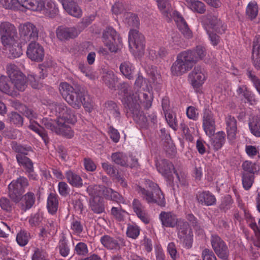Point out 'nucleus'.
I'll return each mask as SVG.
<instances>
[{
  "mask_svg": "<svg viewBox=\"0 0 260 260\" xmlns=\"http://www.w3.org/2000/svg\"><path fill=\"white\" fill-rule=\"evenodd\" d=\"M206 55V50L202 46L198 45L191 50L179 53L176 60L172 64L171 72L172 75L179 76L190 70L199 61Z\"/></svg>",
  "mask_w": 260,
  "mask_h": 260,
  "instance_id": "obj_1",
  "label": "nucleus"
},
{
  "mask_svg": "<svg viewBox=\"0 0 260 260\" xmlns=\"http://www.w3.org/2000/svg\"><path fill=\"white\" fill-rule=\"evenodd\" d=\"M59 89L63 98L73 108L79 109L82 105L88 107L89 100H86L84 93L78 86L74 88L67 82H62L60 84Z\"/></svg>",
  "mask_w": 260,
  "mask_h": 260,
  "instance_id": "obj_2",
  "label": "nucleus"
},
{
  "mask_svg": "<svg viewBox=\"0 0 260 260\" xmlns=\"http://www.w3.org/2000/svg\"><path fill=\"white\" fill-rule=\"evenodd\" d=\"M144 182L146 187L151 190L138 186V192L148 204H156L160 207H165L166 206L165 196L158 185L149 179H145Z\"/></svg>",
  "mask_w": 260,
  "mask_h": 260,
  "instance_id": "obj_3",
  "label": "nucleus"
},
{
  "mask_svg": "<svg viewBox=\"0 0 260 260\" xmlns=\"http://www.w3.org/2000/svg\"><path fill=\"white\" fill-rule=\"evenodd\" d=\"M138 101L139 96L135 94L132 97L125 98L123 101V105L126 109L127 116H132L137 123L144 126L148 121V118L140 110V105Z\"/></svg>",
  "mask_w": 260,
  "mask_h": 260,
  "instance_id": "obj_4",
  "label": "nucleus"
},
{
  "mask_svg": "<svg viewBox=\"0 0 260 260\" xmlns=\"http://www.w3.org/2000/svg\"><path fill=\"white\" fill-rule=\"evenodd\" d=\"M0 5L13 10H18L20 6L30 10H39L44 7L40 0H0Z\"/></svg>",
  "mask_w": 260,
  "mask_h": 260,
  "instance_id": "obj_5",
  "label": "nucleus"
},
{
  "mask_svg": "<svg viewBox=\"0 0 260 260\" xmlns=\"http://www.w3.org/2000/svg\"><path fill=\"white\" fill-rule=\"evenodd\" d=\"M29 185L27 179L24 177H19L13 180L8 185V196L11 200L16 204L20 202L21 196Z\"/></svg>",
  "mask_w": 260,
  "mask_h": 260,
  "instance_id": "obj_6",
  "label": "nucleus"
},
{
  "mask_svg": "<svg viewBox=\"0 0 260 260\" xmlns=\"http://www.w3.org/2000/svg\"><path fill=\"white\" fill-rule=\"evenodd\" d=\"M58 118L57 124L63 123L74 124L77 122V116L74 110L68 107L64 103H55L52 104Z\"/></svg>",
  "mask_w": 260,
  "mask_h": 260,
  "instance_id": "obj_7",
  "label": "nucleus"
},
{
  "mask_svg": "<svg viewBox=\"0 0 260 260\" xmlns=\"http://www.w3.org/2000/svg\"><path fill=\"white\" fill-rule=\"evenodd\" d=\"M6 69L9 78L12 82L14 90L16 89L20 91H24L27 87V79L24 74L13 64L7 65Z\"/></svg>",
  "mask_w": 260,
  "mask_h": 260,
  "instance_id": "obj_8",
  "label": "nucleus"
},
{
  "mask_svg": "<svg viewBox=\"0 0 260 260\" xmlns=\"http://www.w3.org/2000/svg\"><path fill=\"white\" fill-rule=\"evenodd\" d=\"M178 238L187 248H190L192 244V232L189 223L184 219H179L176 224Z\"/></svg>",
  "mask_w": 260,
  "mask_h": 260,
  "instance_id": "obj_9",
  "label": "nucleus"
},
{
  "mask_svg": "<svg viewBox=\"0 0 260 260\" xmlns=\"http://www.w3.org/2000/svg\"><path fill=\"white\" fill-rule=\"evenodd\" d=\"M103 42L112 52H116L122 43L121 38L111 27H107L103 34Z\"/></svg>",
  "mask_w": 260,
  "mask_h": 260,
  "instance_id": "obj_10",
  "label": "nucleus"
},
{
  "mask_svg": "<svg viewBox=\"0 0 260 260\" xmlns=\"http://www.w3.org/2000/svg\"><path fill=\"white\" fill-rule=\"evenodd\" d=\"M19 31L21 43L34 42L38 38V30L36 26L30 22L20 24Z\"/></svg>",
  "mask_w": 260,
  "mask_h": 260,
  "instance_id": "obj_11",
  "label": "nucleus"
},
{
  "mask_svg": "<svg viewBox=\"0 0 260 260\" xmlns=\"http://www.w3.org/2000/svg\"><path fill=\"white\" fill-rule=\"evenodd\" d=\"M210 242L217 256L223 260H227L230 255V250L226 243L217 234L212 235Z\"/></svg>",
  "mask_w": 260,
  "mask_h": 260,
  "instance_id": "obj_12",
  "label": "nucleus"
},
{
  "mask_svg": "<svg viewBox=\"0 0 260 260\" xmlns=\"http://www.w3.org/2000/svg\"><path fill=\"white\" fill-rule=\"evenodd\" d=\"M0 35L3 44L13 42L17 38V29L9 22H3L0 24Z\"/></svg>",
  "mask_w": 260,
  "mask_h": 260,
  "instance_id": "obj_13",
  "label": "nucleus"
},
{
  "mask_svg": "<svg viewBox=\"0 0 260 260\" xmlns=\"http://www.w3.org/2000/svg\"><path fill=\"white\" fill-rule=\"evenodd\" d=\"M129 46L136 49L138 52H143L145 47V39L144 35L135 29H131L128 34Z\"/></svg>",
  "mask_w": 260,
  "mask_h": 260,
  "instance_id": "obj_14",
  "label": "nucleus"
},
{
  "mask_svg": "<svg viewBox=\"0 0 260 260\" xmlns=\"http://www.w3.org/2000/svg\"><path fill=\"white\" fill-rule=\"evenodd\" d=\"M100 242L105 248L111 250H119L126 245L125 239L120 236L105 235L101 237Z\"/></svg>",
  "mask_w": 260,
  "mask_h": 260,
  "instance_id": "obj_15",
  "label": "nucleus"
},
{
  "mask_svg": "<svg viewBox=\"0 0 260 260\" xmlns=\"http://www.w3.org/2000/svg\"><path fill=\"white\" fill-rule=\"evenodd\" d=\"M207 78V73L201 66H197L189 74L188 78L193 88H199Z\"/></svg>",
  "mask_w": 260,
  "mask_h": 260,
  "instance_id": "obj_16",
  "label": "nucleus"
},
{
  "mask_svg": "<svg viewBox=\"0 0 260 260\" xmlns=\"http://www.w3.org/2000/svg\"><path fill=\"white\" fill-rule=\"evenodd\" d=\"M80 34L76 26L67 27L59 26L56 30L57 39L61 41H66L76 38Z\"/></svg>",
  "mask_w": 260,
  "mask_h": 260,
  "instance_id": "obj_17",
  "label": "nucleus"
},
{
  "mask_svg": "<svg viewBox=\"0 0 260 260\" xmlns=\"http://www.w3.org/2000/svg\"><path fill=\"white\" fill-rule=\"evenodd\" d=\"M26 55L31 60L40 62L44 57V48L36 41L31 42L27 46Z\"/></svg>",
  "mask_w": 260,
  "mask_h": 260,
  "instance_id": "obj_18",
  "label": "nucleus"
},
{
  "mask_svg": "<svg viewBox=\"0 0 260 260\" xmlns=\"http://www.w3.org/2000/svg\"><path fill=\"white\" fill-rule=\"evenodd\" d=\"M203 127L207 135L211 137L215 134V124L213 114L209 109L203 111Z\"/></svg>",
  "mask_w": 260,
  "mask_h": 260,
  "instance_id": "obj_19",
  "label": "nucleus"
},
{
  "mask_svg": "<svg viewBox=\"0 0 260 260\" xmlns=\"http://www.w3.org/2000/svg\"><path fill=\"white\" fill-rule=\"evenodd\" d=\"M157 4L161 14L167 22H170L173 17L178 15L176 11H173V9L168 0H156Z\"/></svg>",
  "mask_w": 260,
  "mask_h": 260,
  "instance_id": "obj_20",
  "label": "nucleus"
},
{
  "mask_svg": "<svg viewBox=\"0 0 260 260\" xmlns=\"http://www.w3.org/2000/svg\"><path fill=\"white\" fill-rule=\"evenodd\" d=\"M203 21L209 28H212L218 34L224 32L226 29V26L216 16L212 15L205 16L203 17Z\"/></svg>",
  "mask_w": 260,
  "mask_h": 260,
  "instance_id": "obj_21",
  "label": "nucleus"
},
{
  "mask_svg": "<svg viewBox=\"0 0 260 260\" xmlns=\"http://www.w3.org/2000/svg\"><path fill=\"white\" fill-rule=\"evenodd\" d=\"M225 122L228 139L230 143H234L237 133V120L234 117L229 115L226 118Z\"/></svg>",
  "mask_w": 260,
  "mask_h": 260,
  "instance_id": "obj_22",
  "label": "nucleus"
},
{
  "mask_svg": "<svg viewBox=\"0 0 260 260\" xmlns=\"http://www.w3.org/2000/svg\"><path fill=\"white\" fill-rule=\"evenodd\" d=\"M196 198L199 204L207 206L214 205L216 202L215 196L209 191L198 192L196 196Z\"/></svg>",
  "mask_w": 260,
  "mask_h": 260,
  "instance_id": "obj_23",
  "label": "nucleus"
},
{
  "mask_svg": "<svg viewBox=\"0 0 260 260\" xmlns=\"http://www.w3.org/2000/svg\"><path fill=\"white\" fill-rule=\"evenodd\" d=\"M159 218L162 225L166 227L174 228L178 221L176 216L171 212L162 211Z\"/></svg>",
  "mask_w": 260,
  "mask_h": 260,
  "instance_id": "obj_24",
  "label": "nucleus"
},
{
  "mask_svg": "<svg viewBox=\"0 0 260 260\" xmlns=\"http://www.w3.org/2000/svg\"><path fill=\"white\" fill-rule=\"evenodd\" d=\"M36 201L35 194L32 192H28L21 196L20 201V208L22 211L25 212L30 209L34 205Z\"/></svg>",
  "mask_w": 260,
  "mask_h": 260,
  "instance_id": "obj_25",
  "label": "nucleus"
},
{
  "mask_svg": "<svg viewBox=\"0 0 260 260\" xmlns=\"http://www.w3.org/2000/svg\"><path fill=\"white\" fill-rule=\"evenodd\" d=\"M158 171L163 176L169 177L172 175V171L175 170L173 164L169 160L164 159L156 164Z\"/></svg>",
  "mask_w": 260,
  "mask_h": 260,
  "instance_id": "obj_26",
  "label": "nucleus"
},
{
  "mask_svg": "<svg viewBox=\"0 0 260 260\" xmlns=\"http://www.w3.org/2000/svg\"><path fill=\"white\" fill-rule=\"evenodd\" d=\"M173 19H174L175 21L177 23L178 29L185 37L187 38L191 37V31L189 28L185 20L179 13H178V15H176L175 17H173Z\"/></svg>",
  "mask_w": 260,
  "mask_h": 260,
  "instance_id": "obj_27",
  "label": "nucleus"
},
{
  "mask_svg": "<svg viewBox=\"0 0 260 260\" xmlns=\"http://www.w3.org/2000/svg\"><path fill=\"white\" fill-rule=\"evenodd\" d=\"M91 211L94 213L100 214L105 212L104 201L101 197H95L91 198L89 202Z\"/></svg>",
  "mask_w": 260,
  "mask_h": 260,
  "instance_id": "obj_28",
  "label": "nucleus"
},
{
  "mask_svg": "<svg viewBox=\"0 0 260 260\" xmlns=\"http://www.w3.org/2000/svg\"><path fill=\"white\" fill-rule=\"evenodd\" d=\"M62 5L64 10L70 15L77 18H80L82 16V10L75 2L72 1L63 3Z\"/></svg>",
  "mask_w": 260,
  "mask_h": 260,
  "instance_id": "obj_29",
  "label": "nucleus"
},
{
  "mask_svg": "<svg viewBox=\"0 0 260 260\" xmlns=\"http://www.w3.org/2000/svg\"><path fill=\"white\" fill-rule=\"evenodd\" d=\"M3 45L5 47L6 49L9 51V55L11 58L18 57L22 54L21 47L19 46L17 39L14 40L13 42Z\"/></svg>",
  "mask_w": 260,
  "mask_h": 260,
  "instance_id": "obj_30",
  "label": "nucleus"
},
{
  "mask_svg": "<svg viewBox=\"0 0 260 260\" xmlns=\"http://www.w3.org/2000/svg\"><path fill=\"white\" fill-rule=\"evenodd\" d=\"M104 83L111 90H116V85L118 78L113 71H109L105 73L102 77Z\"/></svg>",
  "mask_w": 260,
  "mask_h": 260,
  "instance_id": "obj_31",
  "label": "nucleus"
},
{
  "mask_svg": "<svg viewBox=\"0 0 260 260\" xmlns=\"http://www.w3.org/2000/svg\"><path fill=\"white\" fill-rule=\"evenodd\" d=\"M225 134L223 131H220L215 134L211 140V144L215 150L220 149L225 143Z\"/></svg>",
  "mask_w": 260,
  "mask_h": 260,
  "instance_id": "obj_32",
  "label": "nucleus"
},
{
  "mask_svg": "<svg viewBox=\"0 0 260 260\" xmlns=\"http://www.w3.org/2000/svg\"><path fill=\"white\" fill-rule=\"evenodd\" d=\"M40 1L43 2L44 7L41 10H33L34 11H41L44 10L45 15L50 18H54L58 14V9L54 3L51 1L48 2L45 6L44 1Z\"/></svg>",
  "mask_w": 260,
  "mask_h": 260,
  "instance_id": "obj_33",
  "label": "nucleus"
},
{
  "mask_svg": "<svg viewBox=\"0 0 260 260\" xmlns=\"http://www.w3.org/2000/svg\"><path fill=\"white\" fill-rule=\"evenodd\" d=\"M16 158L18 164L22 166L27 173H30L34 172V164L30 159L21 154H17Z\"/></svg>",
  "mask_w": 260,
  "mask_h": 260,
  "instance_id": "obj_34",
  "label": "nucleus"
},
{
  "mask_svg": "<svg viewBox=\"0 0 260 260\" xmlns=\"http://www.w3.org/2000/svg\"><path fill=\"white\" fill-rule=\"evenodd\" d=\"M0 91L8 94H12L14 91L12 82L9 77L0 76Z\"/></svg>",
  "mask_w": 260,
  "mask_h": 260,
  "instance_id": "obj_35",
  "label": "nucleus"
},
{
  "mask_svg": "<svg viewBox=\"0 0 260 260\" xmlns=\"http://www.w3.org/2000/svg\"><path fill=\"white\" fill-rule=\"evenodd\" d=\"M187 7L194 12L204 14L206 11V6L199 0H185Z\"/></svg>",
  "mask_w": 260,
  "mask_h": 260,
  "instance_id": "obj_36",
  "label": "nucleus"
},
{
  "mask_svg": "<svg viewBox=\"0 0 260 260\" xmlns=\"http://www.w3.org/2000/svg\"><path fill=\"white\" fill-rule=\"evenodd\" d=\"M66 176L68 182L73 186L80 187L82 186L83 183L81 177L71 170L66 172Z\"/></svg>",
  "mask_w": 260,
  "mask_h": 260,
  "instance_id": "obj_37",
  "label": "nucleus"
},
{
  "mask_svg": "<svg viewBox=\"0 0 260 260\" xmlns=\"http://www.w3.org/2000/svg\"><path fill=\"white\" fill-rule=\"evenodd\" d=\"M58 197L53 193H50L48 197L47 207L48 212L51 214H55L58 209Z\"/></svg>",
  "mask_w": 260,
  "mask_h": 260,
  "instance_id": "obj_38",
  "label": "nucleus"
},
{
  "mask_svg": "<svg viewBox=\"0 0 260 260\" xmlns=\"http://www.w3.org/2000/svg\"><path fill=\"white\" fill-rule=\"evenodd\" d=\"M105 110L106 112L112 115L115 118L120 119V112L119 109L115 102L112 101H109L105 104Z\"/></svg>",
  "mask_w": 260,
  "mask_h": 260,
  "instance_id": "obj_39",
  "label": "nucleus"
},
{
  "mask_svg": "<svg viewBox=\"0 0 260 260\" xmlns=\"http://www.w3.org/2000/svg\"><path fill=\"white\" fill-rule=\"evenodd\" d=\"M121 73L127 79L133 78L134 68L132 64L129 61L122 62L119 67Z\"/></svg>",
  "mask_w": 260,
  "mask_h": 260,
  "instance_id": "obj_40",
  "label": "nucleus"
},
{
  "mask_svg": "<svg viewBox=\"0 0 260 260\" xmlns=\"http://www.w3.org/2000/svg\"><path fill=\"white\" fill-rule=\"evenodd\" d=\"M259 44H254L252 49V64L256 70L260 71V41Z\"/></svg>",
  "mask_w": 260,
  "mask_h": 260,
  "instance_id": "obj_41",
  "label": "nucleus"
},
{
  "mask_svg": "<svg viewBox=\"0 0 260 260\" xmlns=\"http://www.w3.org/2000/svg\"><path fill=\"white\" fill-rule=\"evenodd\" d=\"M11 147L12 150L17 153V154H21L25 156L28 155L29 151H32V148L30 146L23 145L17 143L16 142H13L11 144Z\"/></svg>",
  "mask_w": 260,
  "mask_h": 260,
  "instance_id": "obj_42",
  "label": "nucleus"
},
{
  "mask_svg": "<svg viewBox=\"0 0 260 260\" xmlns=\"http://www.w3.org/2000/svg\"><path fill=\"white\" fill-rule=\"evenodd\" d=\"M248 124L251 133L254 136L260 137V119L257 116L253 117Z\"/></svg>",
  "mask_w": 260,
  "mask_h": 260,
  "instance_id": "obj_43",
  "label": "nucleus"
},
{
  "mask_svg": "<svg viewBox=\"0 0 260 260\" xmlns=\"http://www.w3.org/2000/svg\"><path fill=\"white\" fill-rule=\"evenodd\" d=\"M29 127L30 129L37 133L43 140L45 145H47L49 142V139L44 127L39 125L31 124L29 125Z\"/></svg>",
  "mask_w": 260,
  "mask_h": 260,
  "instance_id": "obj_44",
  "label": "nucleus"
},
{
  "mask_svg": "<svg viewBox=\"0 0 260 260\" xmlns=\"http://www.w3.org/2000/svg\"><path fill=\"white\" fill-rule=\"evenodd\" d=\"M258 11V6L255 2L249 3L246 8V14L250 20H252L256 18Z\"/></svg>",
  "mask_w": 260,
  "mask_h": 260,
  "instance_id": "obj_45",
  "label": "nucleus"
},
{
  "mask_svg": "<svg viewBox=\"0 0 260 260\" xmlns=\"http://www.w3.org/2000/svg\"><path fill=\"white\" fill-rule=\"evenodd\" d=\"M58 128L56 131L57 134L61 135L68 138H71L74 136V132L67 123L57 124Z\"/></svg>",
  "mask_w": 260,
  "mask_h": 260,
  "instance_id": "obj_46",
  "label": "nucleus"
},
{
  "mask_svg": "<svg viewBox=\"0 0 260 260\" xmlns=\"http://www.w3.org/2000/svg\"><path fill=\"white\" fill-rule=\"evenodd\" d=\"M8 119L11 124L17 127L23 125V118L22 116L17 112H11L8 115Z\"/></svg>",
  "mask_w": 260,
  "mask_h": 260,
  "instance_id": "obj_47",
  "label": "nucleus"
},
{
  "mask_svg": "<svg viewBox=\"0 0 260 260\" xmlns=\"http://www.w3.org/2000/svg\"><path fill=\"white\" fill-rule=\"evenodd\" d=\"M241 174H253L257 171L256 164L250 161L245 160L242 164Z\"/></svg>",
  "mask_w": 260,
  "mask_h": 260,
  "instance_id": "obj_48",
  "label": "nucleus"
},
{
  "mask_svg": "<svg viewBox=\"0 0 260 260\" xmlns=\"http://www.w3.org/2000/svg\"><path fill=\"white\" fill-rule=\"evenodd\" d=\"M125 22L129 26L134 28H137L139 26V18L137 15L131 13L126 12L124 13Z\"/></svg>",
  "mask_w": 260,
  "mask_h": 260,
  "instance_id": "obj_49",
  "label": "nucleus"
},
{
  "mask_svg": "<svg viewBox=\"0 0 260 260\" xmlns=\"http://www.w3.org/2000/svg\"><path fill=\"white\" fill-rule=\"evenodd\" d=\"M112 161L115 164L122 167L127 165V157L122 152H115L111 155Z\"/></svg>",
  "mask_w": 260,
  "mask_h": 260,
  "instance_id": "obj_50",
  "label": "nucleus"
},
{
  "mask_svg": "<svg viewBox=\"0 0 260 260\" xmlns=\"http://www.w3.org/2000/svg\"><path fill=\"white\" fill-rule=\"evenodd\" d=\"M186 219L190 223L193 229L198 232L199 234H203L204 230L198 219L192 214L189 213L186 215Z\"/></svg>",
  "mask_w": 260,
  "mask_h": 260,
  "instance_id": "obj_51",
  "label": "nucleus"
},
{
  "mask_svg": "<svg viewBox=\"0 0 260 260\" xmlns=\"http://www.w3.org/2000/svg\"><path fill=\"white\" fill-rule=\"evenodd\" d=\"M58 247L61 256L66 257L68 255L70 249L65 236H62L59 240Z\"/></svg>",
  "mask_w": 260,
  "mask_h": 260,
  "instance_id": "obj_52",
  "label": "nucleus"
},
{
  "mask_svg": "<svg viewBox=\"0 0 260 260\" xmlns=\"http://www.w3.org/2000/svg\"><path fill=\"white\" fill-rule=\"evenodd\" d=\"M95 17L94 15L91 14L89 16H85L82 19L81 22L76 25L77 29L80 31V33L92 22Z\"/></svg>",
  "mask_w": 260,
  "mask_h": 260,
  "instance_id": "obj_53",
  "label": "nucleus"
},
{
  "mask_svg": "<svg viewBox=\"0 0 260 260\" xmlns=\"http://www.w3.org/2000/svg\"><path fill=\"white\" fill-rule=\"evenodd\" d=\"M242 183L245 190H249L252 186L254 180V175L241 174Z\"/></svg>",
  "mask_w": 260,
  "mask_h": 260,
  "instance_id": "obj_54",
  "label": "nucleus"
},
{
  "mask_svg": "<svg viewBox=\"0 0 260 260\" xmlns=\"http://www.w3.org/2000/svg\"><path fill=\"white\" fill-rule=\"evenodd\" d=\"M140 228L136 224H128L126 230V235L132 239H136L140 234Z\"/></svg>",
  "mask_w": 260,
  "mask_h": 260,
  "instance_id": "obj_55",
  "label": "nucleus"
},
{
  "mask_svg": "<svg viewBox=\"0 0 260 260\" xmlns=\"http://www.w3.org/2000/svg\"><path fill=\"white\" fill-rule=\"evenodd\" d=\"M233 202L231 196L226 195L224 196L221 200V204L219 206V209L222 212H226L228 210L230 209Z\"/></svg>",
  "mask_w": 260,
  "mask_h": 260,
  "instance_id": "obj_56",
  "label": "nucleus"
},
{
  "mask_svg": "<svg viewBox=\"0 0 260 260\" xmlns=\"http://www.w3.org/2000/svg\"><path fill=\"white\" fill-rule=\"evenodd\" d=\"M30 238V235L25 231H20L17 235L16 241L17 243L21 246L26 245Z\"/></svg>",
  "mask_w": 260,
  "mask_h": 260,
  "instance_id": "obj_57",
  "label": "nucleus"
},
{
  "mask_svg": "<svg viewBox=\"0 0 260 260\" xmlns=\"http://www.w3.org/2000/svg\"><path fill=\"white\" fill-rule=\"evenodd\" d=\"M89 195L92 198L95 197H101L102 191V186L99 185H90L88 186L86 189Z\"/></svg>",
  "mask_w": 260,
  "mask_h": 260,
  "instance_id": "obj_58",
  "label": "nucleus"
},
{
  "mask_svg": "<svg viewBox=\"0 0 260 260\" xmlns=\"http://www.w3.org/2000/svg\"><path fill=\"white\" fill-rule=\"evenodd\" d=\"M42 124L47 129L56 133L58 128L57 122L53 121L51 118H44L42 120Z\"/></svg>",
  "mask_w": 260,
  "mask_h": 260,
  "instance_id": "obj_59",
  "label": "nucleus"
},
{
  "mask_svg": "<svg viewBox=\"0 0 260 260\" xmlns=\"http://www.w3.org/2000/svg\"><path fill=\"white\" fill-rule=\"evenodd\" d=\"M130 86L129 85L125 82L121 83L118 86V89L121 92V93L123 94L124 97L122 100V103H123V101L126 98L128 97H132L133 95L137 94V93H133L130 94L129 93V91L130 90Z\"/></svg>",
  "mask_w": 260,
  "mask_h": 260,
  "instance_id": "obj_60",
  "label": "nucleus"
},
{
  "mask_svg": "<svg viewBox=\"0 0 260 260\" xmlns=\"http://www.w3.org/2000/svg\"><path fill=\"white\" fill-rule=\"evenodd\" d=\"M111 214L117 220L121 221L124 220L125 212L121 207H113L111 210Z\"/></svg>",
  "mask_w": 260,
  "mask_h": 260,
  "instance_id": "obj_61",
  "label": "nucleus"
},
{
  "mask_svg": "<svg viewBox=\"0 0 260 260\" xmlns=\"http://www.w3.org/2000/svg\"><path fill=\"white\" fill-rule=\"evenodd\" d=\"M71 229L74 234L79 235L83 230V225L81 221L74 218L71 223Z\"/></svg>",
  "mask_w": 260,
  "mask_h": 260,
  "instance_id": "obj_62",
  "label": "nucleus"
},
{
  "mask_svg": "<svg viewBox=\"0 0 260 260\" xmlns=\"http://www.w3.org/2000/svg\"><path fill=\"white\" fill-rule=\"evenodd\" d=\"M19 109V111L28 118L31 119L33 118H36L37 117L36 114L34 111L32 109H29L25 105L20 104Z\"/></svg>",
  "mask_w": 260,
  "mask_h": 260,
  "instance_id": "obj_63",
  "label": "nucleus"
},
{
  "mask_svg": "<svg viewBox=\"0 0 260 260\" xmlns=\"http://www.w3.org/2000/svg\"><path fill=\"white\" fill-rule=\"evenodd\" d=\"M13 204L9 199L6 197H3L0 199V207L7 212H11L13 209Z\"/></svg>",
  "mask_w": 260,
  "mask_h": 260,
  "instance_id": "obj_64",
  "label": "nucleus"
}]
</instances>
